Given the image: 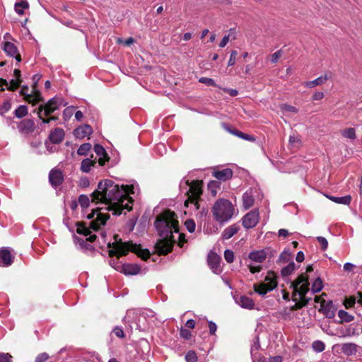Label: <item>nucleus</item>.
<instances>
[{
  "mask_svg": "<svg viewBox=\"0 0 362 362\" xmlns=\"http://www.w3.org/2000/svg\"><path fill=\"white\" fill-rule=\"evenodd\" d=\"M134 186L120 187L111 180H104L98 183L97 189L91 194V200L96 204H104V209L112 211L113 215H120L123 210L132 209V199L129 194H134Z\"/></svg>",
  "mask_w": 362,
  "mask_h": 362,
  "instance_id": "1",
  "label": "nucleus"
},
{
  "mask_svg": "<svg viewBox=\"0 0 362 362\" xmlns=\"http://www.w3.org/2000/svg\"><path fill=\"white\" fill-rule=\"evenodd\" d=\"M154 225L161 238L156 244V250L160 255H166L176 242L173 233H178L177 216L175 212L166 210L157 217Z\"/></svg>",
  "mask_w": 362,
  "mask_h": 362,
  "instance_id": "2",
  "label": "nucleus"
},
{
  "mask_svg": "<svg viewBox=\"0 0 362 362\" xmlns=\"http://www.w3.org/2000/svg\"><path fill=\"white\" fill-rule=\"evenodd\" d=\"M308 276L306 274H302L291 283V288L293 290L292 300L295 302V305L292 310L300 309L306 305L310 298H307L305 295L309 291Z\"/></svg>",
  "mask_w": 362,
  "mask_h": 362,
  "instance_id": "3",
  "label": "nucleus"
},
{
  "mask_svg": "<svg viewBox=\"0 0 362 362\" xmlns=\"http://www.w3.org/2000/svg\"><path fill=\"white\" fill-rule=\"evenodd\" d=\"M108 247H112L109 250L110 257L117 256V257L125 255L129 251L136 253L142 259L146 260L150 257V252L147 250H143L140 245L133 244L132 242H122L115 240L112 244L107 243Z\"/></svg>",
  "mask_w": 362,
  "mask_h": 362,
  "instance_id": "4",
  "label": "nucleus"
},
{
  "mask_svg": "<svg viewBox=\"0 0 362 362\" xmlns=\"http://www.w3.org/2000/svg\"><path fill=\"white\" fill-rule=\"evenodd\" d=\"M202 181L193 180L189 182L187 180H182L180 184V190L187 196L185 205L188 206L189 203L193 204L196 209H199V199L202 194Z\"/></svg>",
  "mask_w": 362,
  "mask_h": 362,
  "instance_id": "5",
  "label": "nucleus"
},
{
  "mask_svg": "<svg viewBox=\"0 0 362 362\" xmlns=\"http://www.w3.org/2000/svg\"><path fill=\"white\" fill-rule=\"evenodd\" d=\"M233 204L228 199H219L214 204L212 214L214 219L218 223L228 221L234 215Z\"/></svg>",
  "mask_w": 362,
  "mask_h": 362,
  "instance_id": "6",
  "label": "nucleus"
},
{
  "mask_svg": "<svg viewBox=\"0 0 362 362\" xmlns=\"http://www.w3.org/2000/svg\"><path fill=\"white\" fill-rule=\"evenodd\" d=\"M277 286L276 276L273 272H268L263 282L255 284L254 291L260 296H265Z\"/></svg>",
  "mask_w": 362,
  "mask_h": 362,
  "instance_id": "7",
  "label": "nucleus"
},
{
  "mask_svg": "<svg viewBox=\"0 0 362 362\" xmlns=\"http://www.w3.org/2000/svg\"><path fill=\"white\" fill-rule=\"evenodd\" d=\"M110 218L109 215L105 214L102 212H97V217L95 220L90 221V228L84 225H78L76 231L79 234H83L85 236H90L91 234L90 229L97 231L101 226H104L106 221Z\"/></svg>",
  "mask_w": 362,
  "mask_h": 362,
  "instance_id": "8",
  "label": "nucleus"
},
{
  "mask_svg": "<svg viewBox=\"0 0 362 362\" xmlns=\"http://www.w3.org/2000/svg\"><path fill=\"white\" fill-rule=\"evenodd\" d=\"M259 220V214L257 209L252 210L246 214L242 218V223L247 229L252 228L257 226Z\"/></svg>",
  "mask_w": 362,
  "mask_h": 362,
  "instance_id": "9",
  "label": "nucleus"
},
{
  "mask_svg": "<svg viewBox=\"0 0 362 362\" xmlns=\"http://www.w3.org/2000/svg\"><path fill=\"white\" fill-rule=\"evenodd\" d=\"M62 105V99L58 98H52L47 101L43 106V114L45 116H48L53 113L55 110H58Z\"/></svg>",
  "mask_w": 362,
  "mask_h": 362,
  "instance_id": "10",
  "label": "nucleus"
},
{
  "mask_svg": "<svg viewBox=\"0 0 362 362\" xmlns=\"http://www.w3.org/2000/svg\"><path fill=\"white\" fill-rule=\"evenodd\" d=\"M28 87L23 86L20 90V94L24 97V99L28 101L29 103H32L33 105H35L38 103L40 101L42 100V98L41 97V94L38 90H34L33 94L28 93Z\"/></svg>",
  "mask_w": 362,
  "mask_h": 362,
  "instance_id": "11",
  "label": "nucleus"
},
{
  "mask_svg": "<svg viewBox=\"0 0 362 362\" xmlns=\"http://www.w3.org/2000/svg\"><path fill=\"white\" fill-rule=\"evenodd\" d=\"M221 257L215 252H210L208 255L209 266L215 274H219L221 272Z\"/></svg>",
  "mask_w": 362,
  "mask_h": 362,
  "instance_id": "12",
  "label": "nucleus"
},
{
  "mask_svg": "<svg viewBox=\"0 0 362 362\" xmlns=\"http://www.w3.org/2000/svg\"><path fill=\"white\" fill-rule=\"evenodd\" d=\"M49 180L52 186L54 187L59 186L64 180L62 172L60 170L52 169L49 174Z\"/></svg>",
  "mask_w": 362,
  "mask_h": 362,
  "instance_id": "13",
  "label": "nucleus"
},
{
  "mask_svg": "<svg viewBox=\"0 0 362 362\" xmlns=\"http://www.w3.org/2000/svg\"><path fill=\"white\" fill-rule=\"evenodd\" d=\"M3 49L8 56L14 57L18 62L21 61V57L18 53V49L13 43L11 42H4Z\"/></svg>",
  "mask_w": 362,
  "mask_h": 362,
  "instance_id": "14",
  "label": "nucleus"
},
{
  "mask_svg": "<svg viewBox=\"0 0 362 362\" xmlns=\"http://www.w3.org/2000/svg\"><path fill=\"white\" fill-rule=\"evenodd\" d=\"M94 151L98 157V162L100 165H104L105 163L109 160L107 153L103 146L100 144H95L94 146Z\"/></svg>",
  "mask_w": 362,
  "mask_h": 362,
  "instance_id": "15",
  "label": "nucleus"
},
{
  "mask_svg": "<svg viewBox=\"0 0 362 362\" xmlns=\"http://www.w3.org/2000/svg\"><path fill=\"white\" fill-rule=\"evenodd\" d=\"M235 300L238 305L245 309L252 310L255 307L254 300L247 296L237 297Z\"/></svg>",
  "mask_w": 362,
  "mask_h": 362,
  "instance_id": "16",
  "label": "nucleus"
},
{
  "mask_svg": "<svg viewBox=\"0 0 362 362\" xmlns=\"http://www.w3.org/2000/svg\"><path fill=\"white\" fill-rule=\"evenodd\" d=\"M213 176L218 180L225 182L233 177V171L230 168H224L222 170H214Z\"/></svg>",
  "mask_w": 362,
  "mask_h": 362,
  "instance_id": "17",
  "label": "nucleus"
},
{
  "mask_svg": "<svg viewBox=\"0 0 362 362\" xmlns=\"http://www.w3.org/2000/svg\"><path fill=\"white\" fill-rule=\"evenodd\" d=\"M93 132L92 127L88 124H84L76 128L74 132V136L78 139H83L90 136Z\"/></svg>",
  "mask_w": 362,
  "mask_h": 362,
  "instance_id": "18",
  "label": "nucleus"
},
{
  "mask_svg": "<svg viewBox=\"0 0 362 362\" xmlns=\"http://www.w3.org/2000/svg\"><path fill=\"white\" fill-rule=\"evenodd\" d=\"M13 257L8 249L0 250V266L8 267L13 262Z\"/></svg>",
  "mask_w": 362,
  "mask_h": 362,
  "instance_id": "19",
  "label": "nucleus"
},
{
  "mask_svg": "<svg viewBox=\"0 0 362 362\" xmlns=\"http://www.w3.org/2000/svg\"><path fill=\"white\" fill-rule=\"evenodd\" d=\"M120 272L126 275H136L141 272V267L136 264H125L121 267Z\"/></svg>",
  "mask_w": 362,
  "mask_h": 362,
  "instance_id": "20",
  "label": "nucleus"
},
{
  "mask_svg": "<svg viewBox=\"0 0 362 362\" xmlns=\"http://www.w3.org/2000/svg\"><path fill=\"white\" fill-rule=\"evenodd\" d=\"M64 137V132L61 128H56L51 132L49 139L53 144H59Z\"/></svg>",
  "mask_w": 362,
  "mask_h": 362,
  "instance_id": "21",
  "label": "nucleus"
},
{
  "mask_svg": "<svg viewBox=\"0 0 362 362\" xmlns=\"http://www.w3.org/2000/svg\"><path fill=\"white\" fill-rule=\"evenodd\" d=\"M93 156L92 155L90 158H87L83 159L81 163L80 169L83 173H88L91 170L92 167H93L97 162V157L93 160Z\"/></svg>",
  "mask_w": 362,
  "mask_h": 362,
  "instance_id": "22",
  "label": "nucleus"
},
{
  "mask_svg": "<svg viewBox=\"0 0 362 362\" xmlns=\"http://www.w3.org/2000/svg\"><path fill=\"white\" fill-rule=\"evenodd\" d=\"M255 202L254 196L252 190H247L243 194V206L245 209H248L253 206Z\"/></svg>",
  "mask_w": 362,
  "mask_h": 362,
  "instance_id": "23",
  "label": "nucleus"
},
{
  "mask_svg": "<svg viewBox=\"0 0 362 362\" xmlns=\"http://www.w3.org/2000/svg\"><path fill=\"white\" fill-rule=\"evenodd\" d=\"M358 345L354 343H344L341 345V352L346 356H352L356 354Z\"/></svg>",
  "mask_w": 362,
  "mask_h": 362,
  "instance_id": "24",
  "label": "nucleus"
},
{
  "mask_svg": "<svg viewBox=\"0 0 362 362\" xmlns=\"http://www.w3.org/2000/svg\"><path fill=\"white\" fill-rule=\"evenodd\" d=\"M248 257L252 261L262 263L265 260L267 254L264 250L253 251L249 253Z\"/></svg>",
  "mask_w": 362,
  "mask_h": 362,
  "instance_id": "25",
  "label": "nucleus"
},
{
  "mask_svg": "<svg viewBox=\"0 0 362 362\" xmlns=\"http://www.w3.org/2000/svg\"><path fill=\"white\" fill-rule=\"evenodd\" d=\"M329 78L330 75L329 74H325V75L320 76L313 81L305 82V86L307 88H313L325 83Z\"/></svg>",
  "mask_w": 362,
  "mask_h": 362,
  "instance_id": "26",
  "label": "nucleus"
},
{
  "mask_svg": "<svg viewBox=\"0 0 362 362\" xmlns=\"http://www.w3.org/2000/svg\"><path fill=\"white\" fill-rule=\"evenodd\" d=\"M34 122L32 119H23L18 124V129L23 133H28L34 128Z\"/></svg>",
  "mask_w": 362,
  "mask_h": 362,
  "instance_id": "27",
  "label": "nucleus"
},
{
  "mask_svg": "<svg viewBox=\"0 0 362 362\" xmlns=\"http://www.w3.org/2000/svg\"><path fill=\"white\" fill-rule=\"evenodd\" d=\"M239 226L235 224L231 225L223 231L222 237L223 239L228 240L232 238L235 233H238Z\"/></svg>",
  "mask_w": 362,
  "mask_h": 362,
  "instance_id": "28",
  "label": "nucleus"
},
{
  "mask_svg": "<svg viewBox=\"0 0 362 362\" xmlns=\"http://www.w3.org/2000/svg\"><path fill=\"white\" fill-rule=\"evenodd\" d=\"M321 307L323 311L325 313L326 316L331 318L334 316V305L332 301L326 303L325 300L321 302Z\"/></svg>",
  "mask_w": 362,
  "mask_h": 362,
  "instance_id": "29",
  "label": "nucleus"
},
{
  "mask_svg": "<svg viewBox=\"0 0 362 362\" xmlns=\"http://www.w3.org/2000/svg\"><path fill=\"white\" fill-rule=\"evenodd\" d=\"M29 8V4L27 0H21L14 5L15 11L20 16L24 14V10Z\"/></svg>",
  "mask_w": 362,
  "mask_h": 362,
  "instance_id": "30",
  "label": "nucleus"
},
{
  "mask_svg": "<svg viewBox=\"0 0 362 362\" xmlns=\"http://www.w3.org/2000/svg\"><path fill=\"white\" fill-rule=\"evenodd\" d=\"M259 345L251 348V356L253 362H265L264 358L257 351Z\"/></svg>",
  "mask_w": 362,
  "mask_h": 362,
  "instance_id": "31",
  "label": "nucleus"
},
{
  "mask_svg": "<svg viewBox=\"0 0 362 362\" xmlns=\"http://www.w3.org/2000/svg\"><path fill=\"white\" fill-rule=\"evenodd\" d=\"M330 200L333 201L337 204H349L351 200V197L349 195L344 197H327Z\"/></svg>",
  "mask_w": 362,
  "mask_h": 362,
  "instance_id": "32",
  "label": "nucleus"
},
{
  "mask_svg": "<svg viewBox=\"0 0 362 362\" xmlns=\"http://www.w3.org/2000/svg\"><path fill=\"white\" fill-rule=\"evenodd\" d=\"M323 288V283L321 278L317 277L315 279V280L313 281L311 287V291L313 293H316L320 292Z\"/></svg>",
  "mask_w": 362,
  "mask_h": 362,
  "instance_id": "33",
  "label": "nucleus"
},
{
  "mask_svg": "<svg viewBox=\"0 0 362 362\" xmlns=\"http://www.w3.org/2000/svg\"><path fill=\"white\" fill-rule=\"evenodd\" d=\"M296 269V264L293 262H290L287 266L281 269V274L283 276H288Z\"/></svg>",
  "mask_w": 362,
  "mask_h": 362,
  "instance_id": "34",
  "label": "nucleus"
},
{
  "mask_svg": "<svg viewBox=\"0 0 362 362\" xmlns=\"http://www.w3.org/2000/svg\"><path fill=\"white\" fill-rule=\"evenodd\" d=\"M338 317L340 318L341 322H349L354 320V316L344 310H339Z\"/></svg>",
  "mask_w": 362,
  "mask_h": 362,
  "instance_id": "35",
  "label": "nucleus"
},
{
  "mask_svg": "<svg viewBox=\"0 0 362 362\" xmlns=\"http://www.w3.org/2000/svg\"><path fill=\"white\" fill-rule=\"evenodd\" d=\"M96 235H90L89 237L86 238V240L81 238H74L75 243H78L81 247H83L84 245H87V241H89L90 243H93L95 240Z\"/></svg>",
  "mask_w": 362,
  "mask_h": 362,
  "instance_id": "36",
  "label": "nucleus"
},
{
  "mask_svg": "<svg viewBox=\"0 0 362 362\" xmlns=\"http://www.w3.org/2000/svg\"><path fill=\"white\" fill-rule=\"evenodd\" d=\"M341 135L344 138H347V139L353 140V139H356V131L352 127L347 128V129H344L341 132Z\"/></svg>",
  "mask_w": 362,
  "mask_h": 362,
  "instance_id": "37",
  "label": "nucleus"
},
{
  "mask_svg": "<svg viewBox=\"0 0 362 362\" xmlns=\"http://www.w3.org/2000/svg\"><path fill=\"white\" fill-rule=\"evenodd\" d=\"M28 114V107L25 105H20L16 109L14 115L17 118H22Z\"/></svg>",
  "mask_w": 362,
  "mask_h": 362,
  "instance_id": "38",
  "label": "nucleus"
},
{
  "mask_svg": "<svg viewBox=\"0 0 362 362\" xmlns=\"http://www.w3.org/2000/svg\"><path fill=\"white\" fill-rule=\"evenodd\" d=\"M91 145L89 143H85L79 146L77 153L81 156H85L90 150Z\"/></svg>",
  "mask_w": 362,
  "mask_h": 362,
  "instance_id": "39",
  "label": "nucleus"
},
{
  "mask_svg": "<svg viewBox=\"0 0 362 362\" xmlns=\"http://www.w3.org/2000/svg\"><path fill=\"white\" fill-rule=\"evenodd\" d=\"M22 82L21 79L13 78L8 82V90L13 91L16 90Z\"/></svg>",
  "mask_w": 362,
  "mask_h": 362,
  "instance_id": "40",
  "label": "nucleus"
},
{
  "mask_svg": "<svg viewBox=\"0 0 362 362\" xmlns=\"http://www.w3.org/2000/svg\"><path fill=\"white\" fill-rule=\"evenodd\" d=\"M90 202L89 197L87 195L81 194L78 197V203L82 208L88 206Z\"/></svg>",
  "mask_w": 362,
  "mask_h": 362,
  "instance_id": "41",
  "label": "nucleus"
},
{
  "mask_svg": "<svg viewBox=\"0 0 362 362\" xmlns=\"http://www.w3.org/2000/svg\"><path fill=\"white\" fill-rule=\"evenodd\" d=\"M75 107L74 106H69L64 109L63 111V117L65 120L69 119L72 115Z\"/></svg>",
  "mask_w": 362,
  "mask_h": 362,
  "instance_id": "42",
  "label": "nucleus"
},
{
  "mask_svg": "<svg viewBox=\"0 0 362 362\" xmlns=\"http://www.w3.org/2000/svg\"><path fill=\"white\" fill-rule=\"evenodd\" d=\"M186 362H197V356L194 351H188L185 355Z\"/></svg>",
  "mask_w": 362,
  "mask_h": 362,
  "instance_id": "43",
  "label": "nucleus"
},
{
  "mask_svg": "<svg viewBox=\"0 0 362 362\" xmlns=\"http://www.w3.org/2000/svg\"><path fill=\"white\" fill-rule=\"evenodd\" d=\"M313 348L315 351L317 352H322L325 350V344L321 341H315L313 343Z\"/></svg>",
  "mask_w": 362,
  "mask_h": 362,
  "instance_id": "44",
  "label": "nucleus"
},
{
  "mask_svg": "<svg viewBox=\"0 0 362 362\" xmlns=\"http://www.w3.org/2000/svg\"><path fill=\"white\" fill-rule=\"evenodd\" d=\"M224 258L228 263H232L234 260V252L230 250H226L224 252Z\"/></svg>",
  "mask_w": 362,
  "mask_h": 362,
  "instance_id": "45",
  "label": "nucleus"
},
{
  "mask_svg": "<svg viewBox=\"0 0 362 362\" xmlns=\"http://www.w3.org/2000/svg\"><path fill=\"white\" fill-rule=\"evenodd\" d=\"M281 110L284 112H288L292 113H297L298 109L295 107L294 106L287 105V104H283L281 105Z\"/></svg>",
  "mask_w": 362,
  "mask_h": 362,
  "instance_id": "46",
  "label": "nucleus"
},
{
  "mask_svg": "<svg viewBox=\"0 0 362 362\" xmlns=\"http://www.w3.org/2000/svg\"><path fill=\"white\" fill-rule=\"evenodd\" d=\"M186 228L189 233H193L195 230L196 224L192 219L187 220L185 223Z\"/></svg>",
  "mask_w": 362,
  "mask_h": 362,
  "instance_id": "47",
  "label": "nucleus"
},
{
  "mask_svg": "<svg viewBox=\"0 0 362 362\" xmlns=\"http://www.w3.org/2000/svg\"><path fill=\"white\" fill-rule=\"evenodd\" d=\"M43 106L42 105H41L39 108H38V111H37V115L39 117V118L42 120V124H48L50 122V119H49V117L47 118V119H45L43 118L42 115H44L43 114Z\"/></svg>",
  "mask_w": 362,
  "mask_h": 362,
  "instance_id": "48",
  "label": "nucleus"
},
{
  "mask_svg": "<svg viewBox=\"0 0 362 362\" xmlns=\"http://www.w3.org/2000/svg\"><path fill=\"white\" fill-rule=\"evenodd\" d=\"M317 240L321 245V248L323 251L326 250L328 247V242L327 239L322 236L317 237Z\"/></svg>",
  "mask_w": 362,
  "mask_h": 362,
  "instance_id": "49",
  "label": "nucleus"
},
{
  "mask_svg": "<svg viewBox=\"0 0 362 362\" xmlns=\"http://www.w3.org/2000/svg\"><path fill=\"white\" fill-rule=\"evenodd\" d=\"M237 54V51L235 50H232L230 52V58L228 62V66H233L235 64Z\"/></svg>",
  "mask_w": 362,
  "mask_h": 362,
  "instance_id": "50",
  "label": "nucleus"
},
{
  "mask_svg": "<svg viewBox=\"0 0 362 362\" xmlns=\"http://www.w3.org/2000/svg\"><path fill=\"white\" fill-rule=\"evenodd\" d=\"M355 303H356L355 297H349L344 300V305L346 307V308H351L352 306H354Z\"/></svg>",
  "mask_w": 362,
  "mask_h": 362,
  "instance_id": "51",
  "label": "nucleus"
},
{
  "mask_svg": "<svg viewBox=\"0 0 362 362\" xmlns=\"http://www.w3.org/2000/svg\"><path fill=\"white\" fill-rule=\"evenodd\" d=\"M180 334L185 339H189L192 337L191 332L182 327L180 329Z\"/></svg>",
  "mask_w": 362,
  "mask_h": 362,
  "instance_id": "52",
  "label": "nucleus"
},
{
  "mask_svg": "<svg viewBox=\"0 0 362 362\" xmlns=\"http://www.w3.org/2000/svg\"><path fill=\"white\" fill-rule=\"evenodd\" d=\"M176 233L178 235L177 238H175L176 241L177 240L178 245L182 247L184 244L187 242V240H185V234L180 233L179 232Z\"/></svg>",
  "mask_w": 362,
  "mask_h": 362,
  "instance_id": "53",
  "label": "nucleus"
},
{
  "mask_svg": "<svg viewBox=\"0 0 362 362\" xmlns=\"http://www.w3.org/2000/svg\"><path fill=\"white\" fill-rule=\"evenodd\" d=\"M199 81L207 86H216L215 81L210 78L202 77L199 78Z\"/></svg>",
  "mask_w": 362,
  "mask_h": 362,
  "instance_id": "54",
  "label": "nucleus"
},
{
  "mask_svg": "<svg viewBox=\"0 0 362 362\" xmlns=\"http://www.w3.org/2000/svg\"><path fill=\"white\" fill-rule=\"evenodd\" d=\"M282 56V51L281 49L276 51L271 56V62L272 63H276L280 57Z\"/></svg>",
  "mask_w": 362,
  "mask_h": 362,
  "instance_id": "55",
  "label": "nucleus"
},
{
  "mask_svg": "<svg viewBox=\"0 0 362 362\" xmlns=\"http://www.w3.org/2000/svg\"><path fill=\"white\" fill-rule=\"evenodd\" d=\"M49 358V355L47 353H42L37 355L35 358V362H45Z\"/></svg>",
  "mask_w": 362,
  "mask_h": 362,
  "instance_id": "56",
  "label": "nucleus"
},
{
  "mask_svg": "<svg viewBox=\"0 0 362 362\" xmlns=\"http://www.w3.org/2000/svg\"><path fill=\"white\" fill-rule=\"evenodd\" d=\"M12 356L8 353L0 354V362H11Z\"/></svg>",
  "mask_w": 362,
  "mask_h": 362,
  "instance_id": "57",
  "label": "nucleus"
},
{
  "mask_svg": "<svg viewBox=\"0 0 362 362\" xmlns=\"http://www.w3.org/2000/svg\"><path fill=\"white\" fill-rule=\"evenodd\" d=\"M11 107V105L10 102L6 101L3 103L1 107V114L7 112Z\"/></svg>",
  "mask_w": 362,
  "mask_h": 362,
  "instance_id": "58",
  "label": "nucleus"
},
{
  "mask_svg": "<svg viewBox=\"0 0 362 362\" xmlns=\"http://www.w3.org/2000/svg\"><path fill=\"white\" fill-rule=\"evenodd\" d=\"M223 90L225 93H228L230 96H233V97L236 96L238 93V92L236 89L223 88Z\"/></svg>",
  "mask_w": 362,
  "mask_h": 362,
  "instance_id": "59",
  "label": "nucleus"
},
{
  "mask_svg": "<svg viewBox=\"0 0 362 362\" xmlns=\"http://www.w3.org/2000/svg\"><path fill=\"white\" fill-rule=\"evenodd\" d=\"M209 328L210 334L213 335L216 333L217 326L214 322L210 321L209 322Z\"/></svg>",
  "mask_w": 362,
  "mask_h": 362,
  "instance_id": "60",
  "label": "nucleus"
},
{
  "mask_svg": "<svg viewBox=\"0 0 362 362\" xmlns=\"http://www.w3.org/2000/svg\"><path fill=\"white\" fill-rule=\"evenodd\" d=\"M229 40H230V35H225L223 39L221 40L220 44H219V47H224L226 46V45L229 42Z\"/></svg>",
  "mask_w": 362,
  "mask_h": 362,
  "instance_id": "61",
  "label": "nucleus"
},
{
  "mask_svg": "<svg viewBox=\"0 0 362 362\" xmlns=\"http://www.w3.org/2000/svg\"><path fill=\"white\" fill-rule=\"evenodd\" d=\"M249 269H250V272L252 274H255L256 272H259L261 271L262 269V266L260 265H249Z\"/></svg>",
  "mask_w": 362,
  "mask_h": 362,
  "instance_id": "62",
  "label": "nucleus"
},
{
  "mask_svg": "<svg viewBox=\"0 0 362 362\" xmlns=\"http://www.w3.org/2000/svg\"><path fill=\"white\" fill-rule=\"evenodd\" d=\"M355 265L352 263H350V262H346L344 264V269L346 271V272H351L354 268H355Z\"/></svg>",
  "mask_w": 362,
  "mask_h": 362,
  "instance_id": "63",
  "label": "nucleus"
},
{
  "mask_svg": "<svg viewBox=\"0 0 362 362\" xmlns=\"http://www.w3.org/2000/svg\"><path fill=\"white\" fill-rule=\"evenodd\" d=\"M324 98V93L320 91L315 92L313 95V99L314 100H320Z\"/></svg>",
  "mask_w": 362,
  "mask_h": 362,
  "instance_id": "64",
  "label": "nucleus"
}]
</instances>
